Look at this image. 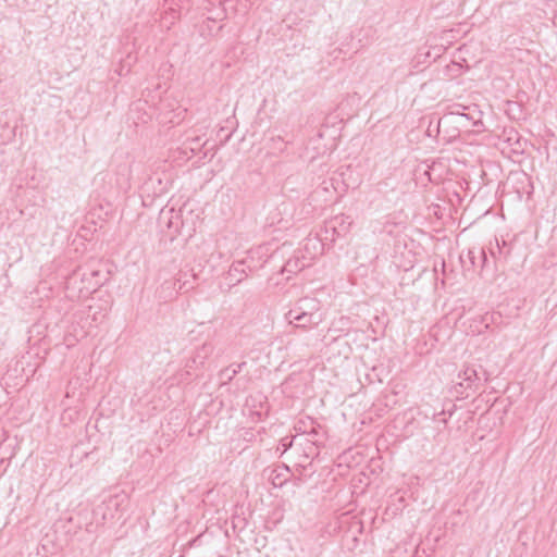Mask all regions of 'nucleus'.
Masks as SVG:
<instances>
[{
	"mask_svg": "<svg viewBox=\"0 0 557 557\" xmlns=\"http://www.w3.org/2000/svg\"><path fill=\"white\" fill-rule=\"evenodd\" d=\"M286 321L297 329L310 330L323 320L320 301L315 298L304 297L297 300L285 313Z\"/></svg>",
	"mask_w": 557,
	"mask_h": 557,
	"instance_id": "nucleus-1",
	"label": "nucleus"
},
{
	"mask_svg": "<svg viewBox=\"0 0 557 557\" xmlns=\"http://www.w3.org/2000/svg\"><path fill=\"white\" fill-rule=\"evenodd\" d=\"M122 500V497L114 495L102 502L95 509H89L88 506H79L75 511L77 528H85L88 532H91L94 524L100 525L108 520L114 519Z\"/></svg>",
	"mask_w": 557,
	"mask_h": 557,
	"instance_id": "nucleus-2",
	"label": "nucleus"
},
{
	"mask_svg": "<svg viewBox=\"0 0 557 557\" xmlns=\"http://www.w3.org/2000/svg\"><path fill=\"white\" fill-rule=\"evenodd\" d=\"M461 380L456 386L457 394L468 397L470 392H475L482 386V382L488 381V373L481 369L479 372L474 367H466L459 374Z\"/></svg>",
	"mask_w": 557,
	"mask_h": 557,
	"instance_id": "nucleus-3",
	"label": "nucleus"
},
{
	"mask_svg": "<svg viewBox=\"0 0 557 557\" xmlns=\"http://www.w3.org/2000/svg\"><path fill=\"white\" fill-rule=\"evenodd\" d=\"M96 263L94 260L84 265H77L75 270H72V281L79 278L83 284L79 287V292H83V289H86L88 293L95 292L102 284L103 275L100 270L96 269Z\"/></svg>",
	"mask_w": 557,
	"mask_h": 557,
	"instance_id": "nucleus-4",
	"label": "nucleus"
},
{
	"mask_svg": "<svg viewBox=\"0 0 557 557\" xmlns=\"http://www.w3.org/2000/svg\"><path fill=\"white\" fill-rule=\"evenodd\" d=\"M159 222L166 227L171 236L182 234L185 226L183 221V211H176L174 208L162 209Z\"/></svg>",
	"mask_w": 557,
	"mask_h": 557,
	"instance_id": "nucleus-5",
	"label": "nucleus"
},
{
	"mask_svg": "<svg viewBox=\"0 0 557 557\" xmlns=\"http://www.w3.org/2000/svg\"><path fill=\"white\" fill-rule=\"evenodd\" d=\"M252 262L251 257H246L232 263L226 274V280L230 281L231 286L239 284L248 276V273L253 269Z\"/></svg>",
	"mask_w": 557,
	"mask_h": 557,
	"instance_id": "nucleus-6",
	"label": "nucleus"
},
{
	"mask_svg": "<svg viewBox=\"0 0 557 557\" xmlns=\"http://www.w3.org/2000/svg\"><path fill=\"white\" fill-rule=\"evenodd\" d=\"M311 265L312 261L323 252V244L318 237H308L302 246L296 251Z\"/></svg>",
	"mask_w": 557,
	"mask_h": 557,
	"instance_id": "nucleus-7",
	"label": "nucleus"
},
{
	"mask_svg": "<svg viewBox=\"0 0 557 557\" xmlns=\"http://www.w3.org/2000/svg\"><path fill=\"white\" fill-rule=\"evenodd\" d=\"M488 253L492 259H494L495 262L500 260H506L508 256L510 255V248L508 247L507 243L502 239V243L498 238L495 237L494 243H490L488 246Z\"/></svg>",
	"mask_w": 557,
	"mask_h": 557,
	"instance_id": "nucleus-8",
	"label": "nucleus"
},
{
	"mask_svg": "<svg viewBox=\"0 0 557 557\" xmlns=\"http://www.w3.org/2000/svg\"><path fill=\"white\" fill-rule=\"evenodd\" d=\"M307 267H310L308 261L302 259L300 253L295 252V255L286 261L283 268V272L295 274L302 271Z\"/></svg>",
	"mask_w": 557,
	"mask_h": 557,
	"instance_id": "nucleus-9",
	"label": "nucleus"
},
{
	"mask_svg": "<svg viewBox=\"0 0 557 557\" xmlns=\"http://www.w3.org/2000/svg\"><path fill=\"white\" fill-rule=\"evenodd\" d=\"M468 258L473 267L485 268L488 264L487 252L485 248L474 247L468 250Z\"/></svg>",
	"mask_w": 557,
	"mask_h": 557,
	"instance_id": "nucleus-10",
	"label": "nucleus"
},
{
	"mask_svg": "<svg viewBox=\"0 0 557 557\" xmlns=\"http://www.w3.org/2000/svg\"><path fill=\"white\" fill-rule=\"evenodd\" d=\"M455 108L456 109L454 111H451L449 113V115H455V116L459 117L460 120L471 121V124L473 126H476L478 123H480V120H475L474 116L471 115L470 113H466L463 111L462 112L460 111V109L466 110L465 107H462L460 104H457Z\"/></svg>",
	"mask_w": 557,
	"mask_h": 557,
	"instance_id": "nucleus-11",
	"label": "nucleus"
},
{
	"mask_svg": "<svg viewBox=\"0 0 557 557\" xmlns=\"http://www.w3.org/2000/svg\"><path fill=\"white\" fill-rule=\"evenodd\" d=\"M184 148H185V150L188 149L193 153L199 151L201 149L200 137L199 136L188 137L186 139V141L184 143Z\"/></svg>",
	"mask_w": 557,
	"mask_h": 557,
	"instance_id": "nucleus-12",
	"label": "nucleus"
},
{
	"mask_svg": "<svg viewBox=\"0 0 557 557\" xmlns=\"http://www.w3.org/2000/svg\"><path fill=\"white\" fill-rule=\"evenodd\" d=\"M236 375L232 371V367L228 366L224 369H222L219 372V380L221 381V384H227L230 383Z\"/></svg>",
	"mask_w": 557,
	"mask_h": 557,
	"instance_id": "nucleus-13",
	"label": "nucleus"
},
{
	"mask_svg": "<svg viewBox=\"0 0 557 557\" xmlns=\"http://www.w3.org/2000/svg\"><path fill=\"white\" fill-rule=\"evenodd\" d=\"M294 437L285 436L281 440L280 445L283 448V453L289 449L293 445Z\"/></svg>",
	"mask_w": 557,
	"mask_h": 557,
	"instance_id": "nucleus-14",
	"label": "nucleus"
},
{
	"mask_svg": "<svg viewBox=\"0 0 557 557\" xmlns=\"http://www.w3.org/2000/svg\"><path fill=\"white\" fill-rule=\"evenodd\" d=\"M295 429L297 431H299V432L307 433L308 435H315L317 434V432H315V430L313 428L310 431H308L307 428H306L305 422H302V421H299V423L296 425Z\"/></svg>",
	"mask_w": 557,
	"mask_h": 557,
	"instance_id": "nucleus-15",
	"label": "nucleus"
},
{
	"mask_svg": "<svg viewBox=\"0 0 557 557\" xmlns=\"http://www.w3.org/2000/svg\"><path fill=\"white\" fill-rule=\"evenodd\" d=\"M246 364V361H243L239 363H232L230 366L232 367V371L234 372V374L237 375Z\"/></svg>",
	"mask_w": 557,
	"mask_h": 557,
	"instance_id": "nucleus-16",
	"label": "nucleus"
},
{
	"mask_svg": "<svg viewBox=\"0 0 557 557\" xmlns=\"http://www.w3.org/2000/svg\"><path fill=\"white\" fill-rule=\"evenodd\" d=\"M147 103L146 102H141L140 100L133 103V109L134 110H141L144 109V107L146 106Z\"/></svg>",
	"mask_w": 557,
	"mask_h": 557,
	"instance_id": "nucleus-17",
	"label": "nucleus"
},
{
	"mask_svg": "<svg viewBox=\"0 0 557 557\" xmlns=\"http://www.w3.org/2000/svg\"><path fill=\"white\" fill-rule=\"evenodd\" d=\"M116 72L119 73V75H123L124 72L125 73L129 72V69H125L124 65H121V67L119 70H116Z\"/></svg>",
	"mask_w": 557,
	"mask_h": 557,
	"instance_id": "nucleus-18",
	"label": "nucleus"
},
{
	"mask_svg": "<svg viewBox=\"0 0 557 557\" xmlns=\"http://www.w3.org/2000/svg\"><path fill=\"white\" fill-rule=\"evenodd\" d=\"M308 442H310V444H311L310 453L313 454V450H317V447H314V443L311 440H308Z\"/></svg>",
	"mask_w": 557,
	"mask_h": 557,
	"instance_id": "nucleus-19",
	"label": "nucleus"
},
{
	"mask_svg": "<svg viewBox=\"0 0 557 557\" xmlns=\"http://www.w3.org/2000/svg\"><path fill=\"white\" fill-rule=\"evenodd\" d=\"M336 220H337V219H335L334 221H331V222H330V225L332 226V228H333L334 231H335V223H336Z\"/></svg>",
	"mask_w": 557,
	"mask_h": 557,
	"instance_id": "nucleus-20",
	"label": "nucleus"
},
{
	"mask_svg": "<svg viewBox=\"0 0 557 557\" xmlns=\"http://www.w3.org/2000/svg\"><path fill=\"white\" fill-rule=\"evenodd\" d=\"M458 123H459L462 127H467V126H468L467 124H463L461 121H458Z\"/></svg>",
	"mask_w": 557,
	"mask_h": 557,
	"instance_id": "nucleus-21",
	"label": "nucleus"
},
{
	"mask_svg": "<svg viewBox=\"0 0 557 557\" xmlns=\"http://www.w3.org/2000/svg\"><path fill=\"white\" fill-rule=\"evenodd\" d=\"M186 283H184L183 285H180L178 289H183V287L185 286Z\"/></svg>",
	"mask_w": 557,
	"mask_h": 557,
	"instance_id": "nucleus-22",
	"label": "nucleus"
},
{
	"mask_svg": "<svg viewBox=\"0 0 557 557\" xmlns=\"http://www.w3.org/2000/svg\"><path fill=\"white\" fill-rule=\"evenodd\" d=\"M65 397H70V392H65Z\"/></svg>",
	"mask_w": 557,
	"mask_h": 557,
	"instance_id": "nucleus-23",
	"label": "nucleus"
},
{
	"mask_svg": "<svg viewBox=\"0 0 557 557\" xmlns=\"http://www.w3.org/2000/svg\"><path fill=\"white\" fill-rule=\"evenodd\" d=\"M96 320H97V318H96V313H94V315H92V321H96Z\"/></svg>",
	"mask_w": 557,
	"mask_h": 557,
	"instance_id": "nucleus-24",
	"label": "nucleus"
}]
</instances>
